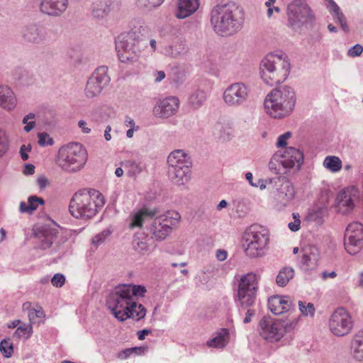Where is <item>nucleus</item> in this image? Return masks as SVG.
<instances>
[{
	"instance_id": "obj_55",
	"label": "nucleus",
	"mask_w": 363,
	"mask_h": 363,
	"mask_svg": "<svg viewBox=\"0 0 363 363\" xmlns=\"http://www.w3.org/2000/svg\"><path fill=\"white\" fill-rule=\"evenodd\" d=\"M362 52L363 46L360 44H356L348 50L347 55L350 57H359Z\"/></svg>"
},
{
	"instance_id": "obj_3",
	"label": "nucleus",
	"mask_w": 363,
	"mask_h": 363,
	"mask_svg": "<svg viewBox=\"0 0 363 363\" xmlns=\"http://www.w3.org/2000/svg\"><path fill=\"white\" fill-rule=\"evenodd\" d=\"M296 96L293 88L281 86L273 89L264 100L267 113L272 118H282L289 116L294 108Z\"/></svg>"
},
{
	"instance_id": "obj_51",
	"label": "nucleus",
	"mask_w": 363,
	"mask_h": 363,
	"mask_svg": "<svg viewBox=\"0 0 363 363\" xmlns=\"http://www.w3.org/2000/svg\"><path fill=\"white\" fill-rule=\"evenodd\" d=\"M207 345L210 347L222 348L225 347V344L223 337L217 336L208 340Z\"/></svg>"
},
{
	"instance_id": "obj_13",
	"label": "nucleus",
	"mask_w": 363,
	"mask_h": 363,
	"mask_svg": "<svg viewBox=\"0 0 363 363\" xmlns=\"http://www.w3.org/2000/svg\"><path fill=\"white\" fill-rule=\"evenodd\" d=\"M108 67H99L89 78L84 89L87 98H94L99 96L102 90L109 84L110 77L107 74Z\"/></svg>"
},
{
	"instance_id": "obj_62",
	"label": "nucleus",
	"mask_w": 363,
	"mask_h": 363,
	"mask_svg": "<svg viewBox=\"0 0 363 363\" xmlns=\"http://www.w3.org/2000/svg\"><path fill=\"white\" fill-rule=\"evenodd\" d=\"M300 225L301 220L297 219L294 222L289 223L288 227L292 232H296L300 228Z\"/></svg>"
},
{
	"instance_id": "obj_24",
	"label": "nucleus",
	"mask_w": 363,
	"mask_h": 363,
	"mask_svg": "<svg viewBox=\"0 0 363 363\" xmlns=\"http://www.w3.org/2000/svg\"><path fill=\"white\" fill-rule=\"evenodd\" d=\"M274 187H276L277 191L275 198L283 206H286L294 199L295 195L294 188L292 184L285 177H281V182H278L277 186H274Z\"/></svg>"
},
{
	"instance_id": "obj_17",
	"label": "nucleus",
	"mask_w": 363,
	"mask_h": 363,
	"mask_svg": "<svg viewBox=\"0 0 363 363\" xmlns=\"http://www.w3.org/2000/svg\"><path fill=\"white\" fill-rule=\"evenodd\" d=\"M48 29L40 23H30L22 28L21 34L25 42L35 45L48 41Z\"/></svg>"
},
{
	"instance_id": "obj_19",
	"label": "nucleus",
	"mask_w": 363,
	"mask_h": 363,
	"mask_svg": "<svg viewBox=\"0 0 363 363\" xmlns=\"http://www.w3.org/2000/svg\"><path fill=\"white\" fill-rule=\"evenodd\" d=\"M279 319H272L270 316H264L259 321L258 331L264 339L269 342H277L281 338Z\"/></svg>"
},
{
	"instance_id": "obj_46",
	"label": "nucleus",
	"mask_w": 363,
	"mask_h": 363,
	"mask_svg": "<svg viewBox=\"0 0 363 363\" xmlns=\"http://www.w3.org/2000/svg\"><path fill=\"white\" fill-rule=\"evenodd\" d=\"M13 77L21 84H28V72L21 67H18L13 70Z\"/></svg>"
},
{
	"instance_id": "obj_32",
	"label": "nucleus",
	"mask_w": 363,
	"mask_h": 363,
	"mask_svg": "<svg viewBox=\"0 0 363 363\" xmlns=\"http://www.w3.org/2000/svg\"><path fill=\"white\" fill-rule=\"evenodd\" d=\"M351 350L353 357L357 361L363 360V330L354 335L351 342Z\"/></svg>"
},
{
	"instance_id": "obj_34",
	"label": "nucleus",
	"mask_w": 363,
	"mask_h": 363,
	"mask_svg": "<svg viewBox=\"0 0 363 363\" xmlns=\"http://www.w3.org/2000/svg\"><path fill=\"white\" fill-rule=\"evenodd\" d=\"M213 134L216 139L226 141L230 139L232 130L228 124L217 122L213 126Z\"/></svg>"
},
{
	"instance_id": "obj_44",
	"label": "nucleus",
	"mask_w": 363,
	"mask_h": 363,
	"mask_svg": "<svg viewBox=\"0 0 363 363\" xmlns=\"http://www.w3.org/2000/svg\"><path fill=\"white\" fill-rule=\"evenodd\" d=\"M147 347H135L125 349L118 354V357L120 359H125L129 357L133 353H136L138 354H144L145 352L147 351Z\"/></svg>"
},
{
	"instance_id": "obj_28",
	"label": "nucleus",
	"mask_w": 363,
	"mask_h": 363,
	"mask_svg": "<svg viewBox=\"0 0 363 363\" xmlns=\"http://www.w3.org/2000/svg\"><path fill=\"white\" fill-rule=\"evenodd\" d=\"M0 106L7 110H12L16 106L14 93L8 86L0 85Z\"/></svg>"
},
{
	"instance_id": "obj_58",
	"label": "nucleus",
	"mask_w": 363,
	"mask_h": 363,
	"mask_svg": "<svg viewBox=\"0 0 363 363\" xmlns=\"http://www.w3.org/2000/svg\"><path fill=\"white\" fill-rule=\"evenodd\" d=\"M291 136V133L287 131L279 135L277 138V146L278 147H284L287 145V140Z\"/></svg>"
},
{
	"instance_id": "obj_29",
	"label": "nucleus",
	"mask_w": 363,
	"mask_h": 363,
	"mask_svg": "<svg viewBox=\"0 0 363 363\" xmlns=\"http://www.w3.org/2000/svg\"><path fill=\"white\" fill-rule=\"evenodd\" d=\"M156 215L155 210L143 208L132 216L130 228H140L144 222L152 218Z\"/></svg>"
},
{
	"instance_id": "obj_54",
	"label": "nucleus",
	"mask_w": 363,
	"mask_h": 363,
	"mask_svg": "<svg viewBox=\"0 0 363 363\" xmlns=\"http://www.w3.org/2000/svg\"><path fill=\"white\" fill-rule=\"evenodd\" d=\"M45 315V314L42 307H39L38 309L32 308L28 311V317L30 321H33L35 318H43Z\"/></svg>"
},
{
	"instance_id": "obj_37",
	"label": "nucleus",
	"mask_w": 363,
	"mask_h": 363,
	"mask_svg": "<svg viewBox=\"0 0 363 363\" xmlns=\"http://www.w3.org/2000/svg\"><path fill=\"white\" fill-rule=\"evenodd\" d=\"M310 252H305L301 258V264L304 269L312 268L318 261V250L316 248H310Z\"/></svg>"
},
{
	"instance_id": "obj_4",
	"label": "nucleus",
	"mask_w": 363,
	"mask_h": 363,
	"mask_svg": "<svg viewBox=\"0 0 363 363\" xmlns=\"http://www.w3.org/2000/svg\"><path fill=\"white\" fill-rule=\"evenodd\" d=\"M259 69L262 80L272 86L286 79L290 73L291 65L285 55L270 53L262 60Z\"/></svg>"
},
{
	"instance_id": "obj_5",
	"label": "nucleus",
	"mask_w": 363,
	"mask_h": 363,
	"mask_svg": "<svg viewBox=\"0 0 363 363\" xmlns=\"http://www.w3.org/2000/svg\"><path fill=\"white\" fill-rule=\"evenodd\" d=\"M257 290V277L255 274L249 273L242 277L238 284V294L237 296L235 297V301L240 313L242 310L247 309L243 320L244 323H249L255 315V311L250 308V307L255 303Z\"/></svg>"
},
{
	"instance_id": "obj_59",
	"label": "nucleus",
	"mask_w": 363,
	"mask_h": 363,
	"mask_svg": "<svg viewBox=\"0 0 363 363\" xmlns=\"http://www.w3.org/2000/svg\"><path fill=\"white\" fill-rule=\"evenodd\" d=\"M31 150V145L29 144L28 145H22L20 147V155L23 160L26 161L28 159V152Z\"/></svg>"
},
{
	"instance_id": "obj_30",
	"label": "nucleus",
	"mask_w": 363,
	"mask_h": 363,
	"mask_svg": "<svg viewBox=\"0 0 363 363\" xmlns=\"http://www.w3.org/2000/svg\"><path fill=\"white\" fill-rule=\"evenodd\" d=\"M328 8L333 16V20L336 23L340 24L341 28L345 32H349V27L347 23L346 18L340 10V8L333 0H328Z\"/></svg>"
},
{
	"instance_id": "obj_33",
	"label": "nucleus",
	"mask_w": 363,
	"mask_h": 363,
	"mask_svg": "<svg viewBox=\"0 0 363 363\" xmlns=\"http://www.w3.org/2000/svg\"><path fill=\"white\" fill-rule=\"evenodd\" d=\"M149 237L145 233H135L132 241L133 248L138 253L144 254L149 250Z\"/></svg>"
},
{
	"instance_id": "obj_52",
	"label": "nucleus",
	"mask_w": 363,
	"mask_h": 363,
	"mask_svg": "<svg viewBox=\"0 0 363 363\" xmlns=\"http://www.w3.org/2000/svg\"><path fill=\"white\" fill-rule=\"evenodd\" d=\"M38 144L40 146L52 145L53 144V139L45 133H40L38 134Z\"/></svg>"
},
{
	"instance_id": "obj_47",
	"label": "nucleus",
	"mask_w": 363,
	"mask_h": 363,
	"mask_svg": "<svg viewBox=\"0 0 363 363\" xmlns=\"http://www.w3.org/2000/svg\"><path fill=\"white\" fill-rule=\"evenodd\" d=\"M9 147V138L6 131L0 128V157L5 155Z\"/></svg>"
},
{
	"instance_id": "obj_38",
	"label": "nucleus",
	"mask_w": 363,
	"mask_h": 363,
	"mask_svg": "<svg viewBox=\"0 0 363 363\" xmlns=\"http://www.w3.org/2000/svg\"><path fill=\"white\" fill-rule=\"evenodd\" d=\"M206 99V94L201 89L194 90L189 98L190 104L195 108L201 106Z\"/></svg>"
},
{
	"instance_id": "obj_31",
	"label": "nucleus",
	"mask_w": 363,
	"mask_h": 363,
	"mask_svg": "<svg viewBox=\"0 0 363 363\" xmlns=\"http://www.w3.org/2000/svg\"><path fill=\"white\" fill-rule=\"evenodd\" d=\"M45 204V200L35 195L30 196L28 198V203L25 201H21L19 205V211L21 213L32 214L38 207L39 205Z\"/></svg>"
},
{
	"instance_id": "obj_60",
	"label": "nucleus",
	"mask_w": 363,
	"mask_h": 363,
	"mask_svg": "<svg viewBox=\"0 0 363 363\" xmlns=\"http://www.w3.org/2000/svg\"><path fill=\"white\" fill-rule=\"evenodd\" d=\"M181 49L182 48L180 45L179 46V48H177V45H172L167 50V54L172 57H177L182 52Z\"/></svg>"
},
{
	"instance_id": "obj_35",
	"label": "nucleus",
	"mask_w": 363,
	"mask_h": 363,
	"mask_svg": "<svg viewBox=\"0 0 363 363\" xmlns=\"http://www.w3.org/2000/svg\"><path fill=\"white\" fill-rule=\"evenodd\" d=\"M121 164L127 171L128 177H130L139 174L144 168L143 164L135 160H128L122 162Z\"/></svg>"
},
{
	"instance_id": "obj_15",
	"label": "nucleus",
	"mask_w": 363,
	"mask_h": 363,
	"mask_svg": "<svg viewBox=\"0 0 363 363\" xmlns=\"http://www.w3.org/2000/svg\"><path fill=\"white\" fill-rule=\"evenodd\" d=\"M250 88L242 82H235L229 85L223 92L225 104L230 107H239L248 100Z\"/></svg>"
},
{
	"instance_id": "obj_25",
	"label": "nucleus",
	"mask_w": 363,
	"mask_h": 363,
	"mask_svg": "<svg viewBox=\"0 0 363 363\" xmlns=\"http://www.w3.org/2000/svg\"><path fill=\"white\" fill-rule=\"evenodd\" d=\"M68 0H42L40 9L45 14L50 16H60L67 9Z\"/></svg>"
},
{
	"instance_id": "obj_2",
	"label": "nucleus",
	"mask_w": 363,
	"mask_h": 363,
	"mask_svg": "<svg viewBox=\"0 0 363 363\" xmlns=\"http://www.w3.org/2000/svg\"><path fill=\"white\" fill-rule=\"evenodd\" d=\"M105 204L102 194L94 189H83L77 191L70 200L69 211L78 219L92 218Z\"/></svg>"
},
{
	"instance_id": "obj_8",
	"label": "nucleus",
	"mask_w": 363,
	"mask_h": 363,
	"mask_svg": "<svg viewBox=\"0 0 363 363\" xmlns=\"http://www.w3.org/2000/svg\"><path fill=\"white\" fill-rule=\"evenodd\" d=\"M86 160L84 146L79 143H70L59 149L56 163L65 172H76L84 166Z\"/></svg>"
},
{
	"instance_id": "obj_36",
	"label": "nucleus",
	"mask_w": 363,
	"mask_h": 363,
	"mask_svg": "<svg viewBox=\"0 0 363 363\" xmlns=\"http://www.w3.org/2000/svg\"><path fill=\"white\" fill-rule=\"evenodd\" d=\"M294 277V270L289 267H283L276 278V282L279 286H286L289 281Z\"/></svg>"
},
{
	"instance_id": "obj_43",
	"label": "nucleus",
	"mask_w": 363,
	"mask_h": 363,
	"mask_svg": "<svg viewBox=\"0 0 363 363\" xmlns=\"http://www.w3.org/2000/svg\"><path fill=\"white\" fill-rule=\"evenodd\" d=\"M281 182L280 177H275L274 178H269L267 179H259L257 180V182L255 183V187H259L260 189H264L267 187L274 189V186H277L278 182Z\"/></svg>"
},
{
	"instance_id": "obj_45",
	"label": "nucleus",
	"mask_w": 363,
	"mask_h": 363,
	"mask_svg": "<svg viewBox=\"0 0 363 363\" xmlns=\"http://www.w3.org/2000/svg\"><path fill=\"white\" fill-rule=\"evenodd\" d=\"M0 352L6 358L12 357L13 353V344L9 342V338H4L1 341Z\"/></svg>"
},
{
	"instance_id": "obj_21",
	"label": "nucleus",
	"mask_w": 363,
	"mask_h": 363,
	"mask_svg": "<svg viewBox=\"0 0 363 363\" xmlns=\"http://www.w3.org/2000/svg\"><path fill=\"white\" fill-rule=\"evenodd\" d=\"M179 100L176 96H169L159 100L153 108V115L157 118H168L177 112Z\"/></svg>"
},
{
	"instance_id": "obj_42",
	"label": "nucleus",
	"mask_w": 363,
	"mask_h": 363,
	"mask_svg": "<svg viewBox=\"0 0 363 363\" xmlns=\"http://www.w3.org/2000/svg\"><path fill=\"white\" fill-rule=\"evenodd\" d=\"M33 333V328L30 324L22 323L19 325L16 331L13 333V337L17 338L25 337L26 339L29 338Z\"/></svg>"
},
{
	"instance_id": "obj_41",
	"label": "nucleus",
	"mask_w": 363,
	"mask_h": 363,
	"mask_svg": "<svg viewBox=\"0 0 363 363\" xmlns=\"http://www.w3.org/2000/svg\"><path fill=\"white\" fill-rule=\"evenodd\" d=\"M298 321V318H287L286 320L279 319L280 329L279 331L281 333V337L285 333H290L296 326Z\"/></svg>"
},
{
	"instance_id": "obj_20",
	"label": "nucleus",
	"mask_w": 363,
	"mask_h": 363,
	"mask_svg": "<svg viewBox=\"0 0 363 363\" xmlns=\"http://www.w3.org/2000/svg\"><path fill=\"white\" fill-rule=\"evenodd\" d=\"M273 160H277L285 169L295 168L299 170L304 160L303 153L294 147H289L280 155H274Z\"/></svg>"
},
{
	"instance_id": "obj_56",
	"label": "nucleus",
	"mask_w": 363,
	"mask_h": 363,
	"mask_svg": "<svg viewBox=\"0 0 363 363\" xmlns=\"http://www.w3.org/2000/svg\"><path fill=\"white\" fill-rule=\"evenodd\" d=\"M65 282V277L62 274H55L51 279V283L55 287H62Z\"/></svg>"
},
{
	"instance_id": "obj_7",
	"label": "nucleus",
	"mask_w": 363,
	"mask_h": 363,
	"mask_svg": "<svg viewBox=\"0 0 363 363\" xmlns=\"http://www.w3.org/2000/svg\"><path fill=\"white\" fill-rule=\"evenodd\" d=\"M125 289L123 284L116 286L106 299L107 307L114 317L121 322L133 318L137 306L136 301L130 299L129 291Z\"/></svg>"
},
{
	"instance_id": "obj_9",
	"label": "nucleus",
	"mask_w": 363,
	"mask_h": 363,
	"mask_svg": "<svg viewBox=\"0 0 363 363\" xmlns=\"http://www.w3.org/2000/svg\"><path fill=\"white\" fill-rule=\"evenodd\" d=\"M167 175L178 185L184 184L190 178L191 160L183 150L172 151L167 157Z\"/></svg>"
},
{
	"instance_id": "obj_11",
	"label": "nucleus",
	"mask_w": 363,
	"mask_h": 363,
	"mask_svg": "<svg viewBox=\"0 0 363 363\" xmlns=\"http://www.w3.org/2000/svg\"><path fill=\"white\" fill-rule=\"evenodd\" d=\"M288 26L294 30L302 28H312L315 16L307 3L303 0H293L287 6Z\"/></svg>"
},
{
	"instance_id": "obj_63",
	"label": "nucleus",
	"mask_w": 363,
	"mask_h": 363,
	"mask_svg": "<svg viewBox=\"0 0 363 363\" xmlns=\"http://www.w3.org/2000/svg\"><path fill=\"white\" fill-rule=\"evenodd\" d=\"M35 172V166L32 164H26L23 169V174L26 175H32Z\"/></svg>"
},
{
	"instance_id": "obj_57",
	"label": "nucleus",
	"mask_w": 363,
	"mask_h": 363,
	"mask_svg": "<svg viewBox=\"0 0 363 363\" xmlns=\"http://www.w3.org/2000/svg\"><path fill=\"white\" fill-rule=\"evenodd\" d=\"M134 316L133 318H136V320H140L145 318L146 315L145 308L140 303H137V306L135 308Z\"/></svg>"
},
{
	"instance_id": "obj_22",
	"label": "nucleus",
	"mask_w": 363,
	"mask_h": 363,
	"mask_svg": "<svg viewBox=\"0 0 363 363\" xmlns=\"http://www.w3.org/2000/svg\"><path fill=\"white\" fill-rule=\"evenodd\" d=\"M35 238L38 240V247L42 250L49 248L57 238L58 230L56 227L43 225L34 231Z\"/></svg>"
},
{
	"instance_id": "obj_48",
	"label": "nucleus",
	"mask_w": 363,
	"mask_h": 363,
	"mask_svg": "<svg viewBox=\"0 0 363 363\" xmlns=\"http://www.w3.org/2000/svg\"><path fill=\"white\" fill-rule=\"evenodd\" d=\"M299 310L302 315H311V317L314 316L315 314V308L312 303H308L305 305V303L302 301H298Z\"/></svg>"
},
{
	"instance_id": "obj_53",
	"label": "nucleus",
	"mask_w": 363,
	"mask_h": 363,
	"mask_svg": "<svg viewBox=\"0 0 363 363\" xmlns=\"http://www.w3.org/2000/svg\"><path fill=\"white\" fill-rule=\"evenodd\" d=\"M163 1L164 0H138V4L141 7L151 9L159 6Z\"/></svg>"
},
{
	"instance_id": "obj_16",
	"label": "nucleus",
	"mask_w": 363,
	"mask_h": 363,
	"mask_svg": "<svg viewBox=\"0 0 363 363\" xmlns=\"http://www.w3.org/2000/svg\"><path fill=\"white\" fill-rule=\"evenodd\" d=\"M353 327L350 314L344 308H337L329 320V328L331 333L339 337L347 335Z\"/></svg>"
},
{
	"instance_id": "obj_49",
	"label": "nucleus",
	"mask_w": 363,
	"mask_h": 363,
	"mask_svg": "<svg viewBox=\"0 0 363 363\" xmlns=\"http://www.w3.org/2000/svg\"><path fill=\"white\" fill-rule=\"evenodd\" d=\"M35 115L34 113H29L23 117L22 123L26 125L23 128L25 132L29 133L34 128L35 125V121L32 120L35 118Z\"/></svg>"
},
{
	"instance_id": "obj_27",
	"label": "nucleus",
	"mask_w": 363,
	"mask_h": 363,
	"mask_svg": "<svg viewBox=\"0 0 363 363\" xmlns=\"http://www.w3.org/2000/svg\"><path fill=\"white\" fill-rule=\"evenodd\" d=\"M199 6V0H179L177 18H185L194 13Z\"/></svg>"
},
{
	"instance_id": "obj_61",
	"label": "nucleus",
	"mask_w": 363,
	"mask_h": 363,
	"mask_svg": "<svg viewBox=\"0 0 363 363\" xmlns=\"http://www.w3.org/2000/svg\"><path fill=\"white\" fill-rule=\"evenodd\" d=\"M216 257L218 261H224L227 259L228 252L225 250L219 249L216 251Z\"/></svg>"
},
{
	"instance_id": "obj_26",
	"label": "nucleus",
	"mask_w": 363,
	"mask_h": 363,
	"mask_svg": "<svg viewBox=\"0 0 363 363\" xmlns=\"http://www.w3.org/2000/svg\"><path fill=\"white\" fill-rule=\"evenodd\" d=\"M121 5V0H100L94 5L93 16L96 18H103L111 11L118 10Z\"/></svg>"
},
{
	"instance_id": "obj_39",
	"label": "nucleus",
	"mask_w": 363,
	"mask_h": 363,
	"mask_svg": "<svg viewBox=\"0 0 363 363\" xmlns=\"http://www.w3.org/2000/svg\"><path fill=\"white\" fill-rule=\"evenodd\" d=\"M126 291H129L128 295L130 299L138 301V297H144L147 292L146 288L142 285L123 284Z\"/></svg>"
},
{
	"instance_id": "obj_40",
	"label": "nucleus",
	"mask_w": 363,
	"mask_h": 363,
	"mask_svg": "<svg viewBox=\"0 0 363 363\" xmlns=\"http://www.w3.org/2000/svg\"><path fill=\"white\" fill-rule=\"evenodd\" d=\"M324 167L333 172H339L342 169V161L336 156H327L323 162Z\"/></svg>"
},
{
	"instance_id": "obj_23",
	"label": "nucleus",
	"mask_w": 363,
	"mask_h": 363,
	"mask_svg": "<svg viewBox=\"0 0 363 363\" xmlns=\"http://www.w3.org/2000/svg\"><path fill=\"white\" fill-rule=\"evenodd\" d=\"M268 307L270 311L275 315L295 310L292 301L289 296H286L275 295L269 297Z\"/></svg>"
},
{
	"instance_id": "obj_64",
	"label": "nucleus",
	"mask_w": 363,
	"mask_h": 363,
	"mask_svg": "<svg viewBox=\"0 0 363 363\" xmlns=\"http://www.w3.org/2000/svg\"><path fill=\"white\" fill-rule=\"evenodd\" d=\"M78 125L84 133H89L91 132V128L86 126V122L85 121H79Z\"/></svg>"
},
{
	"instance_id": "obj_50",
	"label": "nucleus",
	"mask_w": 363,
	"mask_h": 363,
	"mask_svg": "<svg viewBox=\"0 0 363 363\" xmlns=\"http://www.w3.org/2000/svg\"><path fill=\"white\" fill-rule=\"evenodd\" d=\"M110 235L111 231L109 230H103L92 238V244L95 245L102 244Z\"/></svg>"
},
{
	"instance_id": "obj_10",
	"label": "nucleus",
	"mask_w": 363,
	"mask_h": 363,
	"mask_svg": "<svg viewBox=\"0 0 363 363\" xmlns=\"http://www.w3.org/2000/svg\"><path fill=\"white\" fill-rule=\"evenodd\" d=\"M247 247L245 253L250 257H260L265 255L269 241V230L262 225L254 224L245 230L243 236Z\"/></svg>"
},
{
	"instance_id": "obj_1",
	"label": "nucleus",
	"mask_w": 363,
	"mask_h": 363,
	"mask_svg": "<svg viewBox=\"0 0 363 363\" xmlns=\"http://www.w3.org/2000/svg\"><path fill=\"white\" fill-rule=\"evenodd\" d=\"M243 13L235 3L218 4L211 11V24L219 35L230 36L240 30L243 24Z\"/></svg>"
},
{
	"instance_id": "obj_14",
	"label": "nucleus",
	"mask_w": 363,
	"mask_h": 363,
	"mask_svg": "<svg viewBox=\"0 0 363 363\" xmlns=\"http://www.w3.org/2000/svg\"><path fill=\"white\" fill-rule=\"evenodd\" d=\"M344 246L350 255H356L363 247V225L359 222L349 224L345 230Z\"/></svg>"
},
{
	"instance_id": "obj_6",
	"label": "nucleus",
	"mask_w": 363,
	"mask_h": 363,
	"mask_svg": "<svg viewBox=\"0 0 363 363\" xmlns=\"http://www.w3.org/2000/svg\"><path fill=\"white\" fill-rule=\"evenodd\" d=\"M142 29V26L135 27L116 38V49L121 62L133 63L138 60L140 52V43L143 36Z\"/></svg>"
},
{
	"instance_id": "obj_12",
	"label": "nucleus",
	"mask_w": 363,
	"mask_h": 363,
	"mask_svg": "<svg viewBox=\"0 0 363 363\" xmlns=\"http://www.w3.org/2000/svg\"><path fill=\"white\" fill-rule=\"evenodd\" d=\"M180 218L178 212L167 211L154 219L150 226V232L156 240H163L169 234L172 227L179 223Z\"/></svg>"
},
{
	"instance_id": "obj_18",
	"label": "nucleus",
	"mask_w": 363,
	"mask_h": 363,
	"mask_svg": "<svg viewBox=\"0 0 363 363\" xmlns=\"http://www.w3.org/2000/svg\"><path fill=\"white\" fill-rule=\"evenodd\" d=\"M359 189L355 186L345 188L340 191L335 199L338 211L347 214L353 210L354 201L359 198Z\"/></svg>"
}]
</instances>
